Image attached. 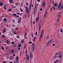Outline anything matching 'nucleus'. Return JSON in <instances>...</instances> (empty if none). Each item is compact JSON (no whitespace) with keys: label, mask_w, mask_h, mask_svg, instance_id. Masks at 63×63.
I'll return each instance as SVG.
<instances>
[{"label":"nucleus","mask_w":63,"mask_h":63,"mask_svg":"<svg viewBox=\"0 0 63 63\" xmlns=\"http://www.w3.org/2000/svg\"><path fill=\"white\" fill-rule=\"evenodd\" d=\"M17 14L18 15H20L19 13L18 12V13H17Z\"/></svg>","instance_id":"58"},{"label":"nucleus","mask_w":63,"mask_h":63,"mask_svg":"<svg viewBox=\"0 0 63 63\" xmlns=\"http://www.w3.org/2000/svg\"><path fill=\"white\" fill-rule=\"evenodd\" d=\"M57 54H58L57 53H56L55 54V55H57Z\"/></svg>","instance_id":"60"},{"label":"nucleus","mask_w":63,"mask_h":63,"mask_svg":"<svg viewBox=\"0 0 63 63\" xmlns=\"http://www.w3.org/2000/svg\"><path fill=\"white\" fill-rule=\"evenodd\" d=\"M14 63H16V61L15 60H14Z\"/></svg>","instance_id":"42"},{"label":"nucleus","mask_w":63,"mask_h":63,"mask_svg":"<svg viewBox=\"0 0 63 63\" xmlns=\"http://www.w3.org/2000/svg\"><path fill=\"white\" fill-rule=\"evenodd\" d=\"M35 6L36 7H37L38 6V5L37 4H35Z\"/></svg>","instance_id":"57"},{"label":"nucleus","mask_w":63,"mask_h":63,"mask_svg":"<svg viewBox=\"0 0 63 63\" xmlns=\"http://www.w3.org/2000/svg\"><path fill=\"white\" fill-rule=\"evenodd\" d=\"M20 11H21V12H23V10H22V9H20Z\"/></svg>","instance_id":"44"},{"label":"nucleus","mask_w":63,"mask_h":63,"mask_svg":"<svg viewBox=\"0 0 63 63\" xmlns=\"http://www.w3.org/2000/svg\"><path fill=\"white\" fill-rule=\"evenodd\" d=\"M30 54L31 58V59H32L33 57V54H32V53H31V52H30Z\"/></svg>","instance_id":"5"},{"label":"nucleus","mask_w":63,"mask_h":63,"mask_svg":"<svg viewBox=\"0 0 63 63\" xmlns=\"http://www.w3.org/2000/svg\"><path fill=\"white\" fill-rule=\"evenodd\" d=\"M26 11L27 13H30V10L28 7H27L26 8Z\"/></svg>","instance_id":"3"},{"label":"nucleus","mask_w":63,"mask_h":63,"mask_svg":"<svg viewBox=\"0 0 63 63\" xmlns=\"http://www.w3.org/2000/svg\"><path fill=\"white\" fill-rule=\"evenodd\" d=\"M26 60L27 61H28L30 60V58L29 55H27Z\"/></svg>","instance_id":"4"},{"label":"nucleus","mask_w":63,"mask_h":63,"mask_svg":"<svg viewBox=\"0 0 63 63\" xmlns=\"http://www.w3.org/2000/svg\"><path fill=\"white\" fill-rule=\"evenodd\" d=\"M37 2H40L41 0H37Z\"/></svg>","instance_id":"52"},{"label":"nucleus","mask_w":63,"mask_h":63,"mask_svg":"<svg viewBox=\"0 0 63 63\" xmlns=\"http://www.w3.org/2000/svg\"><path fill=\"white\" fill-rule=\"evenodd\" d=\"M36 38L35 37H34L33 38V41H35V38Z\"/></svg>","instance_id":"35"},{"label":"nucleus","mask_w":63,"mask_h":63,"mask_svg":"<svg viewBox=\"0 0 63 63\" xmlns=\"http://www.w3.org/2000/svg\"><path fill=\"white\" fill-rule=\"evenodd\" d=\"M3 5V3L2 2H0V6H2Z\"/></svg>","instance_id":"17"},{"label":"nucleus","mask_w":63,"mask_h":63,"mask_svg":"<svg viewBox=\"0 0 63 63\" xmlns=\"http://www.w3.org/2000/svg\"><path fill=\"white\" fill-rule=\"evenodd\" d=\"M16 37H17V38H19V36L18 35H17L16 36Z\"/></svg>","instance_id":"43"},{"label":"nucleus","mask_w":63,"mask_h":63,"mask_svg":"<svg viewBox=\"0 0 63 63\" xmlns=\"http://www.w3.org/2000/svg\"><path fill=\"white\" fill-rule=\"evenodd\" d=\"M31 2L29 6V10H31V5L32 3V0H31Z\"/></svg>","instance_id":"2"},{"label":"nucleus","mask_w":63,"mask_h":63,"mask_svg":"<svg viewBox=\"0 0 63 63\" xmlns=\"http://www.w3.org/2000/svg\"><path fill=\"white\" fill-rule=\"evenodd\" d=\"M3 20L4 22H7V21L6 19L5 18H4L3 19Z\"/></svg>","instance_id":"12"},{"label":"nucleus","mask_w":63,"mask_h":63,"mask_svg":"<svg viewBox=\"0 0 63 63\" xmlns=\"http://www.w3.org/2000/svg\"><path fill=\"white\" fill-rule=\"evenodd\" d=\"M61 6H59V5L58 6V9L59 10L60 9Z\"/></svg>","instance_id":"25"},{"label":"nucleus","mask_w":63,"mask_h":63,"mask_svg":"<svg viewBox=\"0 0 63 63\" xmlns=\"http://www.w3.org/2000/svg\"><path fill=\"white\" fill-rule=\"evenodd\" d=\"M12 10V9H8V11L10 12V11H11Z\"/></svg>","instance_id":"36"},{"label":"nucleus","mask_w":63,"mask_h":63,"mask_svg":"<svg viewBox=\"0 0 63 63\" xmlns=\"http://www.w3.org/2000/svg\"><path fill=\"white\" fill-rule=\"evenodd\" d=\"M44 33V31L43 30H42V31L41 32V33L43 35V34Z\"/></svg>","instance_id":"28"},{"label":"nucleus","mask_w":63,"mask_h":63,"mask_svg":"<svg viewBox=\"0 0 63 63\" xmlns=\"http://www.w3.org/2000/svg\"><path fill=\"white\" fill-rule=\"evenodd\" d=\"M23 3L22 2V3H21V4L20 5H21V6H23Z\"/></svg>","instance_id":"47"},{"label":"nucleus","mask_w":63,"mask_h":63,"mask_svg":"<svg viewBox=\"0 0 63 63\" xmlns=\"http://www.w3.org/2000/svg\"><path fill=\"white\" fill-rule=\"evenodd\" d=\"M46 4V2L45 1H43L42 4V7L43 8H45V6Z\"/></svg>","instance_id":"1"},{"label":"nucleus","mask_w":63,"mask_h":63,"mask_svg":"<svg viewBox=\"0 0 63 63\" xmlns=\"http://www.w3.org/2000/svg\"><path fill=\"white\" fill-rule=\"evenodd\" d=\"M27 32H25V34L24 35V37H26V36L27 35Z\"/></svg>","instance_id":"23"},{"label":"nucleus","mask_w":63,"mask_h":63,"mask_svg":"<svg viewBox=\"0 0 63 63\" xmlns=\"http://www.w3.org/2000/svg\"><path fill=\"white\" fill-rule=\"evenodd\" d=\"M22 15H23V13H20L19 14V15L20 16H22Z\"/></svg>","instance_id":"40"},{"label":"nucleus","mask_w":63,"mask_h":63,"mask_svg":"<svg viewBox=\"0 0 63 63\" xmlns=\"http://www.w3.org/2000/svg\"><path fill=\"white\" fill-rule=\"evenodd\" d=\"M6 43H7V44H9V42L8 41V40H6Z\"/></svg>","instance_id":"32"},{"label":"nucleus","mask_w":63,"mask_h":63,"mask_svg":"<svg viewBox=\"0 0 63 63\" xmlns=\"http://www.w3.org/2000/svg\"><path fill=\"white\" fill-rule=\"evenodd\" d=\"M21 46V43H19V45L18 46V47H20Z\"/></svg>","instance_id":"29"},{"label":"nucleus","mask_w":63,"mask_h":63,"mask_svg":"<svg viewBox=\"0 0 63 63\" xmlns=\"http://www.w3.org/2000/svg\"><path fill=\"white\" fill-rule=\"evenodd\" d=\"M63 8V6H62L61 7V9L62 10Z\"/></svg>","instance_id":"56"},{"label":"nucleus","mask_w":63,"mask_h":63,"mask_svg":"<svg viewBox=\"0 0 63 63\" xmlns=\"http://www.w3.org/2000/svg\"><path fill=\"white\" fill-rule=\"evenodd\" d=\"M24 39H22L21 40V43H24Z\"/></svg>","instance_id":"20"},{"label":"nucleus","mask_w":63,"mask_h":63,"mask_svg":"<svg viewBox=\"0 0 63 63\" xmlns=\"http://www.w3.org/2000/svg\"><path fill=\"white\" fill-rule=\"evenodd\" d=\"M39 19V17H37V18L36 19V22H37V23L38 22V21Z\"/></svg>","instance_id":"7"},{"label":"nucleus","mask_w":63,"mask_h":63,"mask_svg":"<svg viewBox=\"0 0 63 63\" xmlns=\"http://www.w3.org/2000/svg\"><path fill=\"white\" fill-rule=\"evenodd\" d=\"M16 6H12V8H16Z\"/></svg>","instance_id":"22"},{"label":"nucleus","mask_w":63,"mask_h":63,"mask_svg":"<svg viewBox=\"0 0 63 63\" xmlns=\"http://www.w3.org/2000/svg\"><path fill=\"white\" fill-rule=\"evenodd\" d=\"M60 31L61 32H62L63 31V30H61Z\"/></svg>","instance_id":"64"},{"label":"nucleus","mask_w":63,"mask_h":63,"mask_svg":"<svg viewBox=\"0 0 63 63\" xmlns=\"http://www.w3.org/2000/svg\"><path fill=\"white\" fill-rule=\"evenodd\" d=\"M62 4H61V2H60L59 3V6H60L61 7V6H62Z\"/></svg>","instance_id":"31"},{"label":"nucleus","mask_w":63,"mask_h":63,"mask_svg":"<svg viewBox=\"0 0 63 63\" xmlns=\"http://www.w3.org/2000/svg\"><path fill=\"white\" fill-rule=\"evenodd\" d=\"M19 4V3L18 2H16V4H15V5L16 6H18Z\"/></svg>","instance_id":"16"},{"label":"nucleus","mask_w":63,"mask_h":63,"mask_svg":"<svg viewBox=\"0 0 63 63\" xmlns=\"http://www.w3.org/2000/svg\"><path fill=\"white\" fill-rule=\"evenodd\" d=\"M50 44V43H49V41L47 42V45H49V44Z\"/></svg>","instance_id":"38"},{"label":"nucleus","mask_w":63,"mask_h":63,"mask_svg":"<svg viewBox=\"0 0 63 63\" xmlns=\"http://www.w3.org/2000/svg\"><path fill=\"white\" fill-rule=\"evenodd\" d=\"M61 15H60L59 14H58V19H59L60 18V16Z\"/></svg>","instance_id":"19"},{"label":"nucleus","mask_w":63,"mask_h":63,"mask_svg":"<svg viewBox=\"0 0 63 63\" xmlns=\"http://www.w3.org/2000/svg\"><path fill=\"white\" fill-rule=\"evenodd\" d=\"M21 22V21L20 20H19V21H18V24H19L20 22Z\"/></svg>","instance_id":"30"},{"label":"nucleus","mask_w":63,"mask_h":63,"mask_svg":"<svg viewBox=\"0 0 63 63\" xmlns=\"http://www.w3.org/2000/svg\"><path fill=\"white\" fill-rule=\"evenodd\" d=\"M28 52V51L27 50H26V52H25V53H26V55H27V52Z\"/></svg>","instance_id":"33"},{"label":"nucleus","mask_w":63,"mask_h":63,"mask_svg":"<svg viewBox=\"0 0 63 63\" xmlns=\"http://www.w3.org/2000/svg\"><path fill=\"white\" fill-rule=\"evenodd\" d=\"M52 40H53V39H51L50 40V41H49V42L50 43H50L52 41Z\"/></svg>","instance_id":"39"},{"label":"nucleus","mask_w":63,"mask_h":63,"mask_svg":"<svg viewBox=\"0 0 63 63\" xmlns=\"http://www.w3.org/2000/svg\"><path fill=\"white\" fill-rule=\"evenodd\" d=\"M19 28H16V29H15V31H18Z\"/></svg>","instance_id":"15"},{"label":"nucleus","mask_w":63,"mask_h":63,"mask_svg":"<svg viewBox=\"0 0 63 63\" xmlns=\"http://www.w3.org/2000/svg\"><path fill=\"white\" fill-rule=\"evenodd\" d=\"M8 46H7V47H6V49H8Z\"/></svg>","instance_id":"61"},{"label":"nucleus","mask_w":63,"mask_h":63,"mask_svg":"<svg viewBox=\"0 0 63 63\" xmlns=\"http://www.w3.org/2000/svg\"><path fill=\"white\" fill-rule=\"evenodd\" d=\"M46 38H47V39H48L49 38V37H48V36H47Z\"/></svg>","instance_id":"55"},{"label":"nucleus","mask_w":63,"mask_h":63,"mask_svg":"<svg viewBox=\"0 0 63 63\" xmlns=\"http://www.w3.org/2000/svg\"><path fill=\"white\" fill-rule=\"evenodd\" d=\"M33 24H35V21H33Z\"/></svg>","instance_id":"50"},{"label":"nucleus","mask_w":63,"mask_h":63,"mask_svg":"<svg viewBox=\"0 0 63 63\" xmlns=\"http://www.w3.org/2000/svg\"><path fill=\"white\" fill-rule=\"evenodd\" d=\"M14 33L15 35H16V33L15 31H14Z\"/></svg>","instance_id":"54"},{"label":"nucleus","mask_w":63,"mask_h":63,"mask_svg":"<svg viewBox=\"0 0 63 63\" xmlns=\"http://www.w3.org/2000/svg\"><path fill=\"white\" fill-rule=\"evenodd\" d=\"M9 1L10 4H12L13 3V0H9Z\"/></svg>","instance_id":"8"},{"label":"nucleus","mask_w":63,"mask_h":63,"mask_svg":"<svg viewBox=\"0 0 63 63\" xmlns=\"http://www.w3.org/2000/svg\"><path fill=\"white\" fill-rule=\"evenodd\" d=\"M14 43H15L14 42H12L11 43V44H12L13 45H14Z\"/></svg>","instance_id":"46"},{"label":"nucleus","mask_w":63,"mask_h":63,"mask_svg":"<svg viewBox=\"0 0 63 63\" xmlns=\"http://www.w3.org/2000/svg\"><path fill=\"white\" fill-rule=\"evenodd\" d=\"M19 17V16H16V17L17 18Z\"/></svg>","instance_id":"48"},{"label":"nucleus","mask_w":63,"mask_h":63,"mask_svg":"<svg viewBox=\"0 0 63 63\" xmlns=\"http://www.w3.org/2000/svg\"><path fill=\"white\" fill-rule=\"evenodd\" d=\"M25 17L26 18H27V16L26 15H25Z\"/></svg>","instance_id":"51"},{"label":"nucleus","mask_w":63,"mask_h":63,"mask_svg":"<svg viewBox=\"0 0 63 63\" xmlns=\"http://www.w3.org/2000/svg\"><path fill=\"white\" fill-rule=\"evenodd\" d=\"M35 49V47H32V51L33 52H34V50Z\"/></svg>","instance_id":"14"},{"label":"nucleus","mask_w":63,"mask_h":63,"mask_svg":"<svg viewBox=\"0 0 63 63\" xmlns=\"http://www.w3.org/2000/svg\"><path fill=\"white\" fill-rule=\"evenodd\" d=\"M37 32H38L37 31V32H36L35 33V34H36V35H37Z\"/></svg>","instance_id":"45"},{"label":"nucleus","mask_w":63,"mask_h":63,"mask_svg":"<svg viewBox=\"0 0 63 63\" xmlns=\"http://www.w3.org/2000/svg\"><path fill=\"white\" fill-rule=\"evenodd\" d=\"M14 15L15 16H17V15L16 14H14Z\"/></svg>","instance_id":"59"},{"label":"nucleus","mask_w":63,"mask_h":63,"mask_svg":"<svg viewBox=\"0 0 63 63\" xmlns=\"http://www.w3.org/2000/svg\"><path fill=\"white\" fill-rule=\"evenodd\" d=\"M54 6H55V7H57V6L58 5L56 3V4H54Z\"/></svg>","instance_id":"24"},{"label":"nucleus","mask_w":63,"mask_h":63,"mask_svg":"<svg viewBox=\"0 0 63 63\" xmlns=\"http://www.w3.org/2000/svg\"><path fill=\"white\" fill-rule=\"evenodd\" d=\"M53 7H51L50 9V12H52L53 9Z\"/></svg>","instance_id":"21"},{"label":"nucleus","mask_w":63,"mask_h":63,"mask_svg":"<svg viewBox=\"0 0 63 63\" xmlns=\"http://www.w3.org/2000/svg\"><path fill=\"white\" fill-rule=\"evenodd\" d=\"M2 38L3 39H4V38H5V36L4 35H3L2 36Z\"/></svg>","instance_id":"26"},{"label":"nucleus","mask_w":63,"mask_h":63,"mask_svg":"<svg viewBox=\"0 0 63 63\" xmlns=\"http://www.w3.org/2000/svg\"><path fill=\"white\" fill-rule=\"evenodd\" d=\"M21 17H20L19 18V20H20L21 21Z\"/></svg>","instance_id":"53"},{"label":"nucleus","mask_w":63,"mask_h":63,"mask_svg":"<svg viewBox=\"0 0 63 63\" xmlns=\"http://www.w3.org/2000/svg\"><path fill=\"white\" fill-rule=\"evenodd\" d=\"M32 38L33 37V34L32 33Z\"/></svg>","instance_id":"49"},{"label":"nucleus","mask_w":63,"mask_h":63,"mask_svg":"<svg viewBox=\"0 0 63 63\" xmlns=\"http://www.w3.org/2000/svg\"><path fill=\"white\" fill-rule=\"evenodd\" d=\"M32 47H35V45L34 43H32Z\"/></svg>","instance_id":"11"},{"label":"nucleus","mask_w":63,"mask_h":63,"mask_svg":"<svg viewBox=\"0 0 63 63\" xmlns=\"http://www.w3.org/2000/svg\"><path fill=\"white\" fill-rule=\"evenodd\" d=\"M42 10H43V9L42 8H40V11H42Z\"/></svg>","instance_id":"62"},{"label":"nucleus","mask_w":63,"mask_h":63,"mask_svg":"<svg viewBox=\"0 0 63 63\" xmlns=\"http://www.w3.org/2000/svg\"><path fill=\"white\" fill-rule=\"evenodd\" d=\"M47 14H45V15H44V17H47Z\"/></svg>","instance_id":"27"},{"label":"nucleus","mask_w":63,"mask_h":63,"mask_svg":"<svg viewBox=\"0 0 63 63\" xmlns=\"http://www.w3.org/2000/svg\"><path fill=\"white\" fill-rule=\"evenodd\" d=\"M18 50H20V48L18 47Z\"/></svg>","instance_id":"63"},{"label":"nucleus","mask_w":63,"mask_h":63,"mask_svg":"<svg viewBox=\"0 0 63 63\" xmlns=\"http://www.w3.org/2000/svg\"><path fill=\"white\" fill-rule=\"evenodd\" d=\"M59 60H56L55 62H54V63H57L59 62Z\"/></svg>","instance_id":"13"},{"label":"nucleus","mask_w":63,"mask_h":63,"mask_svg":"<svg viewBox=\"0 0 63 63\" xmlns=\"http://www.w3.org/2000/svg\"><path fill=\"white\" fill-rule=\"evenodd\" d=\"M14 47H16V44H14Z\"/></svg>","instance_id":"41"},{"label":"nucleus","mask_w":63,"mask_h":63,"mask_svg":"<svg viewBox=\"0 0 63 63\" xmlns=\"http://www.w3.org/2000/svg\"><path fill=\"white\" fill-rule=\"evenodd\" d=\"M1 48L3 50L4 49V48L3 47V46H2L1 47Z\"/></svg>","instance_id":"37"},{"label":"nucleus","mask_w":63,"mask_h":63,"mask_svg":"<svg viewBox=\"0 0 63 63\" xmlns=\"http://www.w3.org/2000/svg\"><path fill=\"white\" fill-rule=\"evenodd\" d=\"M43 34H42L41 33L40 36L39 38V39H41L42 37L43 36Z\"/></svg>","instance_id":"9"},{"label":"nucleus","mask_w":63,"mask_h":63,"mask_svg":"<svg viewBox=\"0 0 63 63\" xmlns=\"http://www.w3.org/2000/svg\"><path fill=\"white\" fill-rule=\"evenodd\" d=\"M41 24H40L39 26V31H40V29L41 28Z\"/></svg>","instance_id":"18"},{"label":"nucleus","mask_w":63,"mask_h":63,"mask_svg":"<svg viewBox=\"0 0 63 63\" xmlns=\"http://www.w3.org/2000/svg\"><path fill=\"white\" fill-rule=\"evenodd\" d=\"M19 59V58L18 57V56H17L16 59V62H18V61Z\"/></svg>","instance_id":"10"},{"label":"nucleus","mask_w":63,"mask_h":63,"mask_svg":"<svg viewBox=\"0 0 63 63\" xmlns=\"http://www.w3.org/2000/svg\"><path fill=\"white\" fill-rule=\"evenodd\" d=\"M14 50L13 49H11L10 50V52L11 53H14Z\"/></svg>","instance_id":"6"},{"label":"nucleus","mask_w":63,"mask_h":63,"mask_svg":"<svg viewBox=\"0 0 63 63\" xmlns=\"http://www.w3.org/2000/svg\"><path fill=\"white\" fill-rule=\"evenodd\" d=\"M3 33H5V32H6V30H4V29H3Z\"/></svg>","instance_id":"34"}]
</instances>
